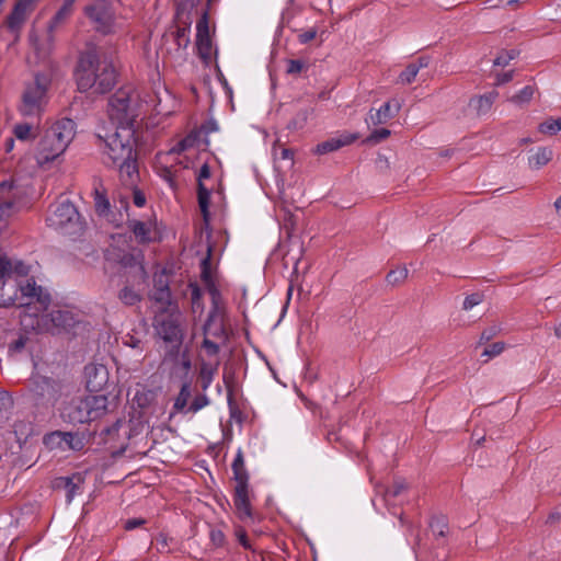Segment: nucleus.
I'll list each match as a JSON object with an SVG mask.
<instances>
[{
    "label": "nucleus",
    "instance_id": "obj_2",
    "mask_svg": "<svg viewBox=\"0 0 561 561\" xmlns=\"http://www.w3.org/2000/svg\"><path fill=\"white\" fill-rule=\"evenodd\" d=\"M136 127L116 126L114 133L98 138L105 144L108 167L118 168L124 185H134L139 178L137 154L135 152Z\"/></svg>",
    "mask_w": 561,
    "mask_h": 561
},
{
    "label": "nucleus",
    "instance_id": "obj_28",
    "mask_svg": "<svg viewBox=\"0 0 561 561\" xmlns=\"http://www.w3.org/2000/svg\"><path fill=\"white\" fill-rule=\"evenodd\" d=\"M407 488L408 484L404 479L396 478L391 488L379 486L378 492L382 494L383 501L388 503L390 499L399 496Z\"/></svg>",
    "mask_w": 561,
    "mask_h": 561
},
{
    "label": "nucleus",
    "instance_id": "obj_30",
    "mask_svg": "<svg viewBox=\"0 0 561 561\" xmlns=\"http://www.w3.org/2000/svg\"><path fill=\"white\" fill-rule=\"evenodd\" d=\"M127 227L135 234V237L139 243H146V242L150 241V237H149L150 230L144 221L136 220V219L128 220Z\"/></svg>",
    "mask_w": 561,
    "mask_h": 561
},
{
    "label": "nucleus",
    "instance_id": "obj_11",
    "mask_svg": "<svg viewBox=\"0 0 561 561\" xmlns=\"http://www.w3.org/2000/svg\"><path fill=\"white\" fill-rule=\"evenodd\" d=\"M79 213L76 206L68 199L60 202L54 213L47 218L48 226L56 230H62L68 225L78 221Z\"/></svg>",
    "mask_w": 561,
    "mask_h": 561
},
{
    "label": "nucleus",
    "instance_id": "obj_50",
    "mask_svg": "<svg viewBox=\"0 0 561 561\" xmlns=\"http://www.w3.org/2000/svg\"><path fill=\"white\" fill-rule=\"evenodd\" d=\"M419 71L415 64H409L405 69L400 73L399 79L402 83L410 84L414 81Z\"/></svg>",
    "mask_w": 561,
    "mask_h": 561
},
{
    "label": "nucleus",
    "instance_id": "obj_43",
    "mask_svg": "<svg viewBox=\"0 0 561 561\" xmlns=\"http://www.w3.org/2000/svg\"><path fill=\"white\" fill-rule=\"evenodd\" d=\"M391 131L388 128H378L373 130L366 139H364V144L376 145L387 139L390 136Z\"/></svg>",
    "mask_w": 561,
    "mask_h": 561
},
{
    "label": "nucleus",
    "instance_id": "obj_22",
    "mask_svg": "<svg viewBox=\"0 0 561 561\" xmlns=\"http://www.w3.org/2000/svg\"><path fill=\"white\" fill-rule=\"evenodd\" d=\"M82 483V478L79 473H75L71 477H57L53 481L54 490H62L66 492V501L70 503Z\"/></svg>",
    "mask_w": 561,
    "mask_h": 561
},
{
    "label": "nucleus",
    "instance_id": "obj_24",
    "mask_svg": "<svg viewBox=\"0 0 561 561\" xmlns=\"http://www.w3.org/2000/svg\"><path fill=\"white\" fill-rule=\"evenodd\" d=\"M497 98L499 92L496 90H491L484 94L471 98L469 101V107L472 108L478 116H484L491 111Z\"/></svg>",
    "mask_w": 561,
    "mask_h": 561
},
{
    "label": "nucleus",
    "instance_id": "obj_4",
    "mask_svg": "<svg viewBox=\"0 0 561 561\" xmlns=\"http://www.w3.org/2000/svg\"><path fill=\"white\" fill-rule=\"evenodd\" d=\"M176 308V305H174L169 312L165 307H162L152 322L156 334L170 346L168 351L170 357H178L184 339V332L180 323L181 314L179 311L175 312Z\"/></svg>",
    "mask_w": 561,
    "mask_h": 561
},
{
    "label": "nucleus",
    "instance_id": "obj_42",
    "mask_svg": "<svg viewBox=\"0 0 561 561\" xmlns=\"http://www.w3.org/2000/svg\"><path fill=\"white\" fill-rule=\"evenodd\" d=\"M561 130V116L549 118L539 125V131L547 135H554Z\"/></svg>",
    "mask_w": 561,
    "mask_h": 561
},
{
    "label": "nucleus",
    "instance_id": "obj_44",
    "mask_svg": "<svg viewBox=\"0 0 561 561\" xmlns=\"http://www.w3.org/2000/svg\"><path fill=\"white\" fill-rule=\"evenodd\" d=\"M533 95L534 88L531 85H526L523 89H520L516 94H514L511 101L516 104H523L529 102Z\"/></svg>",
    "mask_w": 561,
    "mask_h": 561
},
{
    "label": "nucleus",
    "instance_id": "obj_34",
    "mask_svg": "<svg viewBox=\"0 0 561 561\" xmlns=\"http://www.w3.org/2000/svg\"><path fill=\"white\" fill-rule=\"evenodd\" d=\"M64 432L62 431H55L51 433H48L44 436L43 443L45 446L49 449H61L64 450Z\"/></svg>",
    "mask_w": 561,
    "mask_h": 561
},
{
    "label": "nucleus",
    "instance_id": "obj_25",
    "mask_svg": "<svg viewBox=\"0 0 561 561\" xmlns=\"http://www.w3.org/2000/svg\"><path fill=\"white\" fill-rule=\"evenodd\" d=\"M93 196L96 214L99 216H107L111 209V203L101 182L95 183Z\"/></svg>",
    "mask_w": 561,
    "mask_h": 561
},
{
    "label": "nucleus",
    "instance_id": "obj_33",
    "mask_svg": "<svg viewBox=\"0 0 561 561\" xmlns=\"http://www.w3.org/2000/svg\"><path fill=\"white\" fill-rule=\"evenodd\" d=\"M430 528L437 537H445L448 531V520L444 515L434 516L430 522Z\"/></svg>",
    "mask_w": 561,
    "mask_h": 561
},
{
    "label": "nucleus",
    "instance_id": "obj_45",
    "mask_svg": "<svg viewBox=\"0 0 561 561\" xmlns=\"http://www.w3.org/2000/svg\"><path fill=\"white\" fill-rule=\"evenodd\" d=\"M518 56V51L515 49L511 50H502L497 57L494 59L493 65L505 67L510 64L511 60L515 59Z\"/></svg>",
    "mask_w": 561,
    "mask_h": 561
},
{
    "label": "nucleus",
    "instance_id": "obj_59",
    "mask_svg": "<svg viewBox=\"0 0 561 561\" xmlns=\"http://www.w3.org/2000/svg\"><path fill=\"white\" fill-rule=\"evenodd\" d=\"M135 183H137V181ZM130 186L134 187V191H133L134 204L137 207H144L146 205V196H145V194L142 193V191L137 188L136 184L130 185Z\"/></svg>",
    "mask_w": 561,
    "mask_h": 561
},
{
    "label": "nucleus",
    "instance_id": "obj_53",
    "mask_svg": "<svg viewBox=\"0 0 561 561\" xmlns=\"http://www.w3.org/2000/svg\"><path fill=\"white\" fill-rule=\"evenodd\" d=\"M483 294L482 293H473L471 295H468L462 304L463 310H470L473 307L478 306L483 301Z\"/></svg>",
    "mask_w": 561,
    "mask_h": 561
},
{
    "label": "nucleus",
    "instance_id": "obj_1",
    "mask_svg": "<svg viewBox=\"0 0 561 561\" xmlns=\"http://www.w3.org/2000/svg\"><path fill=\"white\" fill-rule=\"evenodd\" d=\"M73 76L79 92L105 94L115 87L118 73L108 50L88 44L79 53Z\"/></svg>",
    "mask_w": 561,
    "mask_h": 561
},
{
    "label": "nucleus",
    "instance_id": "obj_14",
    "mask_svg": "<svg viewBox=\"0 0 561 561\" xmlns=\"http://www.w3.org/2000/svg\"><path fill=\"white\" fill-rule=\"evenodd\" d=\"M85 387L89 392H100L107 385L110 373L102 364H89L84 367Z\"/></svg>",
    "mask_w": 561,
    "mask_h": 561
},
{
    "label": "nucleus",
    "instance_id": "obj_58",
    "mask_svg": "<svg viewBox=\"0 0 561 561\" xmlns=\"http://www.w3.org/2000/svg\"><path fill=\"white\" fill-rule=\"evenodd\" d=\"M210 541L216 547H222L225 543V534L220 529H211L209 533Z\"/></svg>",
    "mask_w": 561,
    "mask_h": 561
},
{
    "label": "nucleus",
    "instance_id": "obj_15",
    "mask_svg": "<svg viewBox=\"0 0 561 561\" xmlns=\"http://www.w3.org/2000/svg\"><path fill=\"white\" fill-rule=\"evenodd\" d=\"M233 505L240 520L245 522L253 518L252 506L249 497V482L236 483Z\"/></svg>",
    "mask_w": 561,
    "mask_h": 561
},
{
    "label": "nucleus",
    "instance_id": "obj_20",
    "mask_svg": "<svg viewBox=\"0 0 561 561\" xmlns=\"http://www.w3.org/2000/svg\"><path fill=\"white\" fill-rule=\"evenodd\" d=\"M65 151H58L57 150V144L56 140L48 139V133L47 130L44 131L43 136L41 137L37 148H36V160L37 162L43 165L45 163L54 161L57 157H59Z\"/></svg>",
    "mask_w": 561,
    "mask_h": 561
},
{
    "label": "nucleus",
    "instance_id": "obj_64",
    "mask_svg": "<svg viewBox=\"0 0 561 561\" xmlns=\"http://www.w3.org/2000/svg\"><path fill=\"white\" fill-rule=\"evenodd\" d=\"M203 347H204V348L207 351V353H208V354H210V355H216V354H218V352H219V350H220L219 345H218L216 342H214V341H211V340H209V339H204V341H203Z\"/></svg>",
    "mask_w": 561,
    "mask_h": 561
},
{
    "label": "nucleus",
    "instance_id": "obj_41",
    "mask_svg": "<svg viewBox=\"0 0 561 561\" xmlns=\"http://www.w3.org/2000/svg\"><path fill=\"white\" fill-rule=\"evenodd\" d=\"M154 392L152 390H144L141 392H136L134 397V402L137 404L138 408L141 410H145L149 408L154 400Z\"/></svg>",
    "mask_w": 561,
    "mask_h": 561
},
{
    "label": "nucleus",
    "instance_id": "obj_49",
    "mask_svg": "<svg viewBox=\"0 0 561 561\" xmlns=\"http://www.w3.org/2000/svg\"><path fill=\"white\" fill-rule=\"evenodd\" d=\"M119 264L123 267H135L138 266L139 270L145 273V267L139 262L138 257L133 253H124L119 259Z\"/></svg>",
    "mask_w": 561,
    "mask_h": 561
},
{
    "label": "nucleus",
    "instance_id": "obj_47",
    "mask_svg": "<svg viewBox=\"0 0 561 561\" xmlns=\"http://www.w3.org/2000/svg\"><path fill=\"white\" fill-rule=\"evenodd\" d=\"M153 289H170V280L165 268L153 275Z\"/></svg>",
    "mask_w": 561,
    "mask_h": 561
},
{
    "label": "nucleus",
    "instance_id": "obj_18",
    "mask_svg": "<svg viewBox=\"0 0 561 561\" xmlns=\"http://www.w3.org/2000/svg\"><path fill=\"white\" fill-rule=\"evenodd\" d=\"M201 279L205 284L210 296L213 309H216V300L221 299V294L211 276V248H208L207 255L201 261Z\"/></svg>",
    "mask_w": 561,
    "mask_h": 561
},
{
    "label": "nucleus",
    "instance_id": "obj_17",
    "mask_svg": "<svg viewBox=\"0 0 561 561\" xmlns=\"http://www.w3.org/2000/svg\"><path fill=\"white\" fill-rule=\"evenodd\" d=\"M75 2L76 0H64L61 7L48 22L46 32L47 50H50L54 46L55 30L71 16Z\"/></svg>",
    "mask_w": 561,
    "mask_h": 561
},
{
    "label": "nucleus",
    "instance_id": "obj_61",
    "mask_svg": "<svg viewBox=\"0 0 561 561\" xmlns=\"http://www.w3.org/2000/svg\"><path fill=\"white\" fill-rule=\"evenodd\" d=\"M317 36V30L314 27L305 31L298 35V42L300 44H307L310 41L314 39Z\"/></svg>",
    "mask_w": 561,
    "mask_h": 561
},
{
    "label": "nucleus",
    "instance_id": "obj_37",
    "mask_svg": "<svg viewBox=\"0 0 561 561\" xmlns=\"http://www.w3.org/2000/svg\"><path fill=\"white\" fill-rule=\"evenodd\" d=\"M184 26H179L174 33V41L178 47L186 48L190 44V27H191V21L184 22Z\"/></svg>",
    "mask_w": 561,
    "mask_h": 561
},
{
    "label": "nucleus",
    "instance_id": "obj_9",
    "mask_svg": "<svg viewBox=\"0 0 561 561\" xmlns=\"http://www.w3.org/2000/svg\"><path fill=\"white\" fill-rule=\"evenodd\" d=\"M23 306L35 305V309L38 312L45 311L50 305V294L42 286L36 284L34 277L26 278L24 282L19 284Z\"/></svg>",
    "mask_w": 561,
    "mask_h": 561
},
{
    "label": "nucleus",
    "instance_id": "obj_40",
    "mask_svg": "<svg viewBox=\"0 0 561 561\" xmlns=\"http://www.w3.org/2000/svg\"><path fill=\"white\" fill-rule=\"evenodd\" d=\"M198 138V134L195 133V131H192L186 137H184L183 139H181L173 148H172V152L174 153H182L184 151H186L187 149L192 148L196 140Z\"/></svg>",
    "mask_w": 561,
    "mask_h": 561
},
{
    "label": "nucleus",
    "instance_id": "obj_62",
    "mask_svg": "<svg viewBox=\"0 0 561 561\" xmlns=\"http://www.w3.org/2000/svg\"><path fill=\"white\" fill-rule=\"evenodd\" d=\"M236 535H237V538H238V541L239 543L244 548V549H248V550H252V545L248 538V535L245 533L244 529H238L236 531Z\"/></svg>",
    "mask_w": 561,
    "mask_h": 561
},
{
    "label": "nucleus",
    "instance_id": "obj_27",
    "mask_svg": "<svg viewBox=\"0 0 561 561\" xmlns=\"http://www.w3.org/2000/svg\"><path fill=\"white\" fill-rule=\"evenodd\" d=\"M50 320L56 328L68 330L77 323L75 314L69 310H53Z\"/></svg>",
    "mask_w": 561,
    "mask_h": 561
},
{
    "label": "nucleus",
    "instance_id": "obj_56",
    "mask_svg": "<svg viewBox=\"0 0 561 561\" xmlns=\"http://www.w3.org/2000/svg\"><path fill=\"white\" fill-rule=\"evenodd\" d=\"M188 287L191 289V300H192V307L193 309L195 310V305L196 304H199V301L202 300V289L201 287L198 286L197 283H190L188 284Z\"/></svg>",
    "mask_w": 561,
    "mask_h": 561
},
{
    "label": "nucleus",
    "instance_id": "obj_54",
    "mask_svg": "<svg viewBox=\"0 0 561 561\" xmlns=\"http://www.w3.org/2000/svg\"><path fill=\"white\" fill-rule=\"evenodd\" d=\"M199 378H201L202 389L204 391H206L213 382L214 373L211 369H208L207 367L204 366L201 369Z\"/></svg>",
    "mask_w": 561,
    "mask_h": 561
},
{
    "label": "nucleus",
    "instance_id": "obj_7",
    "mask_svg": "<svg viewBox=\"0 0 561 561\" xmlns=\"http://www.w3.org/2000/svg\"><path fill=\"white\" fill-rule=\"evenodd\" d=\"M108 116L116 126L135 127L137 112L131 104L130 88H121L110 98Z\"/></svg>",
    "mask_w": 561,
    "mask_h": 561
},
{
    "label": "nucleus",
    "instance_id": "obj_36",
    "mask_svg": "<svg viewBox=\"0 0 561 561\" xmlns=\"http://www.w3.org/2000/svg\"><path fill=\"white\" fill-rule=\"evenodd\" d=\"M13 135L21 141H26L35 138L33 126L28 123L16 124L13 128Z\"/></svg>",
    "mask_w": 561,
    "mask_h": 561
},
{
    "label": "nucleus",
    "instance_id": "obj_55",
    "mask_svg": "<svg viewBox=\"0 0 561 561\" xmlns=\"http://www.w3.org/2000/svg\"><path fill=\"white\" fill-rule=\"evenodd\" d=\"M304 69H306V65L300 59H289L287 61L286 72L288 75H299Z\"/></svg>",
    "mask_w": 561,
    "mask_h": 561
},
{
    "label": "nucleus",
    "instance_id": "obj_10",
    "mask_svg": "<svg viewBox=\"0 0 561 561\" xmlns=\"http://www.w3.org/2000/svg\"><path fill=\"white\" fill-rule=\"evenodd\" d=\"M48 138L56 140L57 150L65 151L76 135V123L71 118H61L46 129Z\"/></svg>",
    "mask_w": 561,
    "mask_h": 561
},
{
    "label": "nucleus",
    "instance_id": "obj_23",
    "mask_svg": "<svg viewBox=\"0 0 561 561\" xmlns=\"http://www.w3.org/2000/svg\"><path fill=\"white\" fill-rule=\"evenodd\" d=\"M358 138V134H342L337 137L330 138L317 145L314 152L325 154L339 150L344 146L353 144Z\"/></svg>",
    "mask_w": 561,
    "mask_h": 561
},
{
    "label": "nucleus",
    "instance_id": "obj_35",
    "mask_svg": "<svg viewBox=\"0 0 561 561\" xmlns=\"http://www.w3.org/2000/svg\"><path fill=\"white\" fill-rule=\"evenodd\" d=\"M191 398V383L188 381L183 382L178 397L175 398L173 409L175 411H182Z\"/></svg>",
    "mask_w": 561,
    "mask_h": 561
},
{
    "label": "nucleus",
    "instance_id": "obj_38",
    "mask_svg": "<svg viewBox=\"0 0 561 561\" xmlns=\"http://www.w3.org/2000/svg\"><path fill=\"white\" fill-rule=\"evenodd\" d=\"M408 274H409V271L405 266L398 267V268L391 270L387 274L386 280L388 284H390L392 286H397V285L402 284L407 279Z\"/></svg>",
    "mask_w": 561,
    "mask_h": 561
},
{
    "label": "nucleus",
    "instance_id": "obj_12",
    "mask_svg": "<svg viewBox=\"0 0 561 561\" xmlns=\"http://www.w3.org/2000/svg\"><path fill=\"white\" fill-rule=\"evenodd\" d=\"M211 38L209 34L208 13L204 12L196 24V49L198 57L205 65L210 62L211 58Z\"/></svg>",
    "mask_w": 561,
    "mask_h": 561
},
{
    "label": "nucleus",
    "instance_id": "obj_32",
    "mask_svg": "<svg viewBox=\"0 0 561 561\" xmlns=\"http://www.w3.org/2000/svg\"><path fill=\"white\" fill-rule=\"evenodd\" d=\"M118 299L125 306H134L141 300V295L137 293L133 287L125 286L119 290Z\"/></svg>",
    "mask_w": 561,
    "mask_h": 561
},
{
    "label": "nucleus",
    "instance_id": "obj_26",
    "mask_svg": "<svg viewBox=\"0 0 561 561\" xmlns=\"http://www.w3.org/2000/svg\"><path fill=\"white\" fill-rule=\"evenodd\" d=\"M231 469L233 472V480L236 483L249 482L250 476L245 468L243 451L241 448L237 450L236 457L232 461Z\"/></svg>",
    "mask_w": 561,
    "mask_h": 561
},
{
    "label": "nucleus",
    "instance_id": "obj_3",
    "mask_svg": "<svg viewBox=\"0 0 561 561\" xmlns=\"http://www.w3.org/2000/svg\"><path fill=\"white\" fill-rule=\"evenodd\" d=\"M107 404L105 394L72 398L62 405L60 417L72 425L90 423L106 414Z\"/></svg>",
    "mask_w": 561,
    "mask_h": 561
},
{
    "label": "nucleus",
    "instance_id": "obj_31",
    "mask_svg": "<svg viewBox=\"0 0 561 561\" xmlns=\"http://www.w3.org/2000/svg\"><path fill=\"white\" fill-rule=\"evenodd\" d=\"M64 440V450L71 449L75 451H80L84 448V436L78 432H64L62 434Z\"/></svg>",
    "mask_w": 561,
    "mask_h": 561
},
{
    "label": "nucleus",
    "instance_id": "obj_16",
    "mask_svg": "<svg viewBox=\"0 0 561 561\" xmlns=\"http://www.w3.org/2000/svg\"><path fill=\"white\" fill-rule=\"evenodd\" d=\"M210 178V167L204 163L197 175V199L198 206L205 222L209 220L210 190L205 186L203 180Z\"/></svg>",
    "mask_w": 561,
    "mask_h": 561
},
{
    "label": "nucleus",
    "instance_id": "obj_39",
    "mask_svg": "<svg viewBox=\"0 0 561 561\" xmlns=\"http://www.w3.org/2000/svg\"><path fill=\"white\" fill-rule=\"evenodd\" d=\"M151 298L167 308V311L173 306L171 289H153Z\"/></svg>",
    "mask_w": 561,
    "mask_h": 561
},
{
    "label": "nucleus",
    "instance_id": "obj_5",
    "mask_svg": "<svg viewBox=\"0 0 561 561\" xmlns=\"http://www.w3.org/2000/svg\"><path fill=\"white\" fill-rule=\"evenodd\" d=\"M27 399L37 409L53 408L61 396V381L42 376L32 375L26 385Z\"/></svg>",
    "mask_w": 561,
    "mask_h": 561
},
{
    "label": "nucleus",
    "instance_id": "obj_21",
    "mask_svg": "<svg viewBox=\"0 0 561 561\" xmlns=\"http://www.w3.org/2000/svg\"><path fill=\"white\" fill-rule=\"evenodd\" d=\"M400 110V103L397 100H391L383 103L376 112L369 111L366 122L373 125L386 124L389 119L393 118Z\"/></svg>",
    "mask_w": 561,
    "mask_h": 561
},
{
    "label": "nucleus",
    "instance_id": "obj_46",
    "mask_svg": "<svg viewBox=\"0 0 561 561\" xmlns=\"http://www.w3.org/2000/svg\"><path fill=\"white\" fill-rule=\"evenodd\" d=\"M198 0H181L175 10V19L181 20L184 14H190L191 10L197 4Z\"/></svg>",
    "mask_w": 561,
    "mask_h": 561
},
{
    "label": "nucleus",
    "instance_id": "obj_8",
    "mask_svg": "<svg viewBox=\"0 0 561 561\" xmlns=\"http://www.w3.org/2000/svg\"><path fill=\"white\" fill-rule=\"evenodd\" d=\"M84 14L96 32L104 35L113 32L116 14L111 0H95L84 8Z\"/></svg>",
    "mask_w": 561,
    "mask_h": 561
},
{
    "label": "nucleus",
    "instance_id": "obj_52",
    "mask_svg": "<svg viewBox=\"0 0 561 561\" xmlns=\"http://www.w3.org/2000/svg\"><path fill=\"white\" fill-rule=\"evenodd\" d=\"M209 399L206 394H198L194 398L191 405L188 407V412L196 413L203 408L209 404Z\"/></svg>",
    "mask_w": 561,
    "mask_h": 561
},
{
    "label": "nucleus",
    "instance_id": "obj_13",
    "mask_svg": "<svg viewBox=\"0 0 561 561\" xmlns=\"http://www.w3.org/2000/svg\"><path fill=\"white\" fill-rule=\"evenodd\" d=\"M20 198V190L13 179L0 182V221L12 214Z\"/></svg>",
    "mask_w": 561,
    "mask_h": 561
},
{
    "label": "nucleus",
    "instance_id": "obj_63",
    "mask_svg": "<svg viewBox=\"0 0 561 561\" xmlns=\"http://www.w3.org/2000/svg\"><path fill=\"white\" fill-rule=\"evenodd\" d=\"M25 343H26V337L23 335H20L18 340L13 341L9 345V351L19 353L25 347Z\"/></svg>",
    "mask_w": 561,
    "mask_h": 561
},
{
    "label": "nucleus",
    "instance_id": "obj_29",
    "mask_svg": "<svg viewBox=\"0 0 561 561\" xmlns=\"http://www.w3.org/2000/svg\"><path fill=\"white\" fill-rule=\"evenodd\" d=\"M552 159V151L547 147L538 148V150L529 156L528 162L531 169H540Z\"/></svg>",
    "mask_w": 561,
    "mask_h": 561
},
{
    "label": "nucleus",
    "instance_id": "obj_60",
    "mask_svg": "<svg viewBox=\"0 0 561 561\" xmlns=\"http://www.w3.org/2000/svg\"><path fill=\"white\" fill-rule=\"evenodd\" d=\"M169 540H171V538H169L168 535L162 534V533L159 534V536L157 537V545H158L159 552H161V553L170 552V549L168 548Z\"/></svg>",
    "mask_w": 561,
    "mask_h": 561
},
{
    "label": "nucleus",
    "instance_id": "obj_6",
    "mask_svg": "<svg viewBox=\"0 0 561 561\" xmlns=\"http://www.w3.org/2000/svg\"><path fill=\"white\" fill-rule=\"evenodd\" d=\"M51 83L49 75L37 72L34 75V81L25 87L22 94V103L19 111L22 116L38 115L42 110V101L45 98Z\"/></svg>",
    "mask_w": 561,
    "mask_h": 561
},
{
    "label": "nucleus",
    "instance_id": "obj_19",
    "mask_svg": "<svg viewBox=\"0 0 561 561\" xmlns=\"http://www.w3.org/2000/svg\"><path fill=\"white\" fill-rule=\"evenodd\" d=\"M222 308L220 307V300H216V309L214 311L213 305L210 306V310L208 312L207 319L203 325V331L205 335H213L217 339H222L226 336V329L221 318Z\"/></svg>",
    "mask_w": 561,
    "mask_h": 561
},
{
    "label": "nucleus",
    "instance_id": "obj_57",
    "mask_svg": "<svg viewBox=\"0 0 561 561\" xmlns=\"http://www.w3.org/2000/svg\"><path fill=\"white\" fill-rule=\"evenodd\" d=\"M500 332V328L497 325H492L482 331L480 335L479 344H483L492 340Z\"/></svg>",
    "mask_w": 561,
    "mask_h": 561
},
{
    "label": "nucleus",
    "instance_id": "obj_48",
    "mask_svg": "<svg viewBox=\"0 0 561 561\" xmlns=\"http://www.w3.org/2000/svg\"><path fill=\"white\" fill-rule=\"evenodd\" d=\"M504 348H505L504 342H495V343H492L489 346H486L484 348V351L482 352L481 356H485L486 359L484 362H488L490 358H493V357L500 355L504 351Z\"/></svg>",
    "mask_w": 561,
    "mask_h": 561
},
{
    "label": "nucleus",
    "instance_id": "obj_51",
    "mask_svg": "<svg viewBox=\"0 0 561 561\" xmlns=\"http://www.w3.org/2000/svg\"><path fill=\"white\" fill-rule=\"evenodd\" d=\"M25 16L19 12V9H13L8 16V27L10 30H18L24 23Z\"/></svg>",
    "mask_w": 561,
    "mask_h": 561
}]
</instances>
